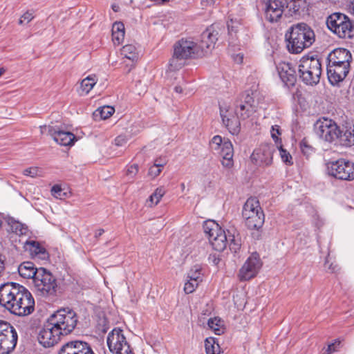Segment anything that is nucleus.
<instances>
[{
    "instance_id": "2f4dec72",
    "label": "nucleus",
    "mask_w": 354,
    "mask_h": 354,
    "mask_svg": "<svg viewBox=\"0 0 354 354\" xmlns=\"http://www.w3.org/2000/svg\"><path fill=\"white\" fill-rule=\"evenodd\" d=\"M124 25L120 21H116L112 26V40L115 44H120L124 38Z\"/></svg>"
},
{
    "instance_id": "9b49d317",
    "label": "nucleus",
    "mask_w": 354,
    "mask_h": 354,
    "mask_svg": "<svg viewBox=\"0 0 354 354\" xmlns=\"http://www.w3.org/2000/svg\"><path fill=\"white\" fill-rule=\"evenodd\" d=\"M328 174L337 179L352 180L354 179V163L344 158L327 164Z\"/></svg>"
},
{
    "instance_id": "4d7b16f0",
    "label": "nucleus",
    "mask_w": 354,
    "mask_h": 354,
    "mask_svg": "<svg viewBox=\"0 0 354 354\" xmlns=\"http://www.w3.org/2000/svg\"><path fill=\"white\" fill-rule=\"evenodd\" d=\"M62 192V188L57 185H54L51 189L52 195L56 198H61V197H62L61 193Z\"/></svg>"
},
{
    "instance_id": "a211bd4d",
    "label": "nucleus",
    "mask_w": 354,
    "mask_h": 354,
    "mask_svg": "<svg viewBox=\"0 0 354 354\" xmlns=\"http://www.w3.org/2000/svg\"><path fill=\"white\" fill-rule=\"evenodd\" d=\"M352 55L350 51L346 48H336L329 53L328 56V63L333 65H340L350 68V62Z\"/></svg>"
},
{
    "instance_id": "1a4fd4ad",
    "label": "nucleus",
    "mask_w": 354,
    "mask_h": 354,
    "mask_svg": "<svg viewBox=\"0 0 354 354\" xmlns=\"http://www.w3.org/2000/svg\"><path fill=\"white\" fill-rule=\"evenodd\" d=\"M203 230L212 248L218 252L223 251L228 243V239L224 230L214 221L204 223Z\"/></svg>"
},
{
    "instance_id": "6e6d98bb",
    "label": "nucleus",
    "mask_w": 354,
    "mask_h": 354,
    "mask_svg": "<svg viewBox=\"0 0 354 354\" xmlns=\"http://www.w3.org/2000/svg\"><path fill=\"white\" fill-rule=\"evenodd\" d=\"M167 160L165 157H160L154 160L153 165L162 169V168L167 164Z\"/></svg>"
},
{
    "instance_id": "3c124183",
    "label": "nucleus",
    "mask_w": 354,
    "mask_h": 354,
    "mask_svg": "<svg viewBox=\"0 0 354 354\" xmlns=\"http://www.w3.org/2000/svg\"><path fill=\"white\" fill-rule=\"evenodd\" d=\"M138 172V165L137 164H133L128 167L127 174L133 178L136 176Z\"/></svg>"
},
{
    "instance_id": "864d4df0",
    "label": "nucleus",
    "mask_w": 354,
    "mask_h": 354,
    "mask_svg": "<svg viewBox=\"0 0 354 354\" xmlns=\"http://www.w3.org/2000/svg\"><path fill=\"white\" fill-rule=\"evenodd\" d=\"M340 341L335 340V342L329 344L328 346L327 350L326 352H328V354H331L333 352H335L337 351V347L340 345Z\"/></svg>"
},
{
    "instance_id": "393cba45",
    "label": "nucleus",
    "mask_w": 354,
    "mask_h": 354,
    "mask_svg": "<svg viewBox=\"0 0 354 354\" xmlns=\"http://www.w3.org/2000/svg\"><path fill=\"white\" fill-rule=\"evenodd\" d=\"M24 248L33 258L41 260L48 259V253L46 250L36 241H26L24 244Z\"/></svg>"
},
{
    "instance_id": "69168bd1",
    "label": "nucleus",
    "mask_w": 354,
    "mask_h": 354,
    "mask_svg": "<svg viewBox=\"0 0 354 354\" xmlns=\"http://www.w3.org/2000/svg\"><path fill=\"white\" fill-rule=\"evenodd\" d=\"M111 8L113 9V10L115 12H118L120 10V7L118 5H116V4H113L111 6Z\"/></svg>"
},
{
    "instance_id": "e433bc0d",
    "label": "nucleus",
    "mask_w": 354,
    "mask_h": 354,
    "mask_svg": "<svg viewBox=\"0 0 354 354\" xmlns=\"http://www.w3.org/2000/svg\"><path fill=\"white\" fill-rule=\"evenodd\" d=\"M205 351L207 354H219L220 346L216 343L214 337H209L205 339Z\"/></svg>"
},
{
    "instance_id": "49530a36",
    "label": "nucleus",
    "mask_w": 354,
    "mask_h": 354,
    "mask_svg": "<svg viewBox=\"0 0 354 354\" xmlns=\"http://www.w3.org/2000/svg\"><path fill=\"white\" fill-rule=\"evenodd\" d=\"M41 170L38 167H30L24 170L23 174L25 176L35 178L39 176Z\"/></svg>"
},
{
    "instance_id": "9d476101",
    "label": "nucleus",
    "mask_w": 354,
    "mask_h": 354,
    "mask_svg": "<svg viewBox=\"0 0 354 354\" xmlns=\"http://www.w3.org/2000/svg\"><path fill=\"white\" fill-rule=\"evenodd\" d=\"M107 345L113 354H134L123 330L120 328H115L109 333Z\"/></svg>"
},
{
    "instance_id": "79ce46f5",
    "label": "nucleus",
    "mask_w": 354,
    "mask_h": 354,
    "mask_svg": "<svg viewBox=\"0 0 354 354\" xmlns=\"http://www.w3.org/2000/svg\"><path fill=\"white\" fill-rule=\"evenodd\" d=\"M300 148L302 153L307 158L314 153V149L304 139L300 143Z\"/></svg>"
},
{
    "instance_id": "473e14b6",
    "label": "nucleus",
    "mask_w": 354,
    "mask_h": 354,
    "mask_svg": "<svg viewBox=\"0 0 354 354\" xmlns=\"http://www.w3.org/2000/svg\"><path fill=\"white\" fill-rule=\"evenodd\" d=\"M234 229L232 230H227L228 233V243L231 251L236 252L241 248V239L239 236V234Z\"/></svg>"
},
{
    "instance_id": "0eeeda50",
    "label": "nucleus",
    "mask_w": 354,
    "mask_h": 354,
    "mask_svg": "<svg viewBox=\"0 0 354 354\" xmlns=\"http://www.w3.org/2000/svg\"><path fill=\"white\" fill-rule=\"evenodd\" d=\"M326 24L339 38L354 37V23L344 14L335 12L330 15L327 18Z\"/></svg>"
},
{
    "instance_id": "2eb2a0df",
    "label": "nucleus",
    "mask_w": 354,
    "mask_h": 354,
    "mask_svg": "<svg viewBox=\"0 0 354 354\" xmlns=\"http://www.w3.org/2000/svg\"><path fill=\"white\" fill-rule=\"evenodd\" d=\"M218 31L214 26L207 28L200 37L195 40L198 47L202 50V57L210 52L218 40Z\"/></svg>"
},
{
    "instance_id": "5fc2aeb1",
    "label": "nucleus",
    "mask_w": 354,
    "mask_h": 354,
    "mask_svg": "<svg viewBox=\"0 0 354 354\" xmlns=\"http://www.w3.org/2000/svg\"><path fill=\"white\" fill-rule=\"evenodd\" d=\"M239 25V21H234L232 19L228 21L227 24L228 30L230 32H236Z\"/></svg>"
},
{
    "instance_id": "6ab92c4d",
    "label": "nucleus",
    "mask_w": 354,
    "mask_h": 354,
    "mask_svg": "<svg viewBox=\"0 0 354 354\" xmlns=\"http://www.w3.org/2000/svg\"><path fill=\"white\" fill-rule=\"evenodd\" d=\"M44 128L48 129L49 135L60 145L71 146L76 140V137L71 132L57 130L53 127L50 126H45Z\"/></svg>"
},
{
    "instance_id": "c03bdc74",
    "label": "nucleus",
    "mask_w": 354,
    "mask_h": 354,
    "mask_svg": "<svg viewBox=\"0 0 354 354\" xmlns=\"http://www.w3.org/2000/svg\"><path fill=\"white\" fill-rule=\"evenodd\" d=\"M199 282L196 281H190V279H187V281L185 283L184 290L186 294L192 293L195 289L198 287Z\"/></svg>"
},
{
    "instance_id": "4c0bfd02",
    "label": "nucleus",
    "mask_w": 354,
    "mask_h": 354,
    "mask_svg": "<svg viewBox=\"0 0 354 354\" xmlns=\"http://www.w3.org/2000/svg\"><path fill=\"white\" fill-rule=\"evenodd\" d=\"M115 110L112 106H104L102 107L98 108L93 113L95 117L100 116V118L102 120H106L111 117Z\"/></svg>"
},
{
    "instance_id": "f704fd0d",
    "label": "nucleus",
    "mask_w": 354,
    "mask_h": 354,
    "mask_svg": "<svg viewBox=\"0 0 354 354\" xmlns=\"http://www.w3.org/2000/svg\"><path fill=\"white\" fill-rule=\"evenodd\" d=\"M8 223L10 226L11 230L16 234L19 236L26 235L28 232V229L25 225L15 221L14 218H9Z\"/></svg>"
},
{
    "instance_id": "c85d7f7f",
    "label": "nucleus",
    "mask_w": 354,
    "mask_h": 354,
    "mask_svg": "<svg viewBox=\"0 0 354 354\" xmlns=\"http://www.w3.org/2000/svg\"><path fill=\"white\" fill-rule=\"evenodd\" d=\"M227 113V111H224L221 108H220V114L223 123L232 134L236 135L240 131V122L238 119L239 118L232 117L231 118Z\"/></svg>"
},
{
    "instance_id": "4be33fe9",
    "label": "nucleus",
    "mask_w": 354,
    "mask_h": 354,
    "mask_svg": "<svg viewBox=\"0 0 354 354\" xmlns=\"http://www.w3.org/2000/svg\"><path fill=\"white\" fill-rule=\"evenodd\" d=\"M17 284L14 282H8L0 286V305L6 309L10 306Z\"/></svg>"
},
{
    "instance_id": "dca6fc26",
    "label": "nucleus",
    "mask_w": 354,
    "mask_h": 354,
    "mask_svg": "<svg viewBox=\"0 0 354 354\" xmlns=\"http://www.w3.org/2000/svg\"><path fill=\"white\" fill-rule=\"evenodd\" d=\"M284 11V4L282 0H268L266 3V18L270 22H277L282 16Z\"/></svg>"
},
{
    "instance_id": "680f3d73",
    "label": "nucleus",
    "mask_w": 354,
    "mask_h": 354,
    "mask_svg": "<svg viewBox=\"0 0 354 354\" xmlns=\"http://www.w3.org/2000/svg\"><path fill=\"white\" fill-rule=\"evenodd\" d=\"M174 91L177 93H182L183 92V88L182 86H176L174 87Z\"/></svg>"
},
{
    "instance_id": "a18cd8bd",
    "label": "nucleus",
    "mask_w": 354,
    "mask_h": 354,
    "mask_svg": "<svg viewBox=\"0 0 354 354\" xmlns=\"http://www.w3.org/2000/svg\"><path fill=\"white\" fill-rule=\"evenodd\" d=\"M16 330L15 328L8 322L3 320H0V337L6 334V331H14Z\"/></svg>"
},
{
    "instance_id": "58836bf2",
    "label": "nucleus",
    "mask_w": 354,
    "mask_h": 354,
    "mask_svg": "<svg viewBox=\"0 0 354 354\" xmlns=\"http://www.w3.org/2000/svg\"><path fill=\"white\" fill-rule=\"evenodd\" d=\"M187 279H190V281H196L198 282L202 281L201 277V268L198 265L194 266L187 273Z\"/></svg>"
},
{
    "instance_id": "09e8293b",
    "label": "nucleus",
    "mask_w": 354,
    "mask_h": 354,
    "mask_svg": "<svg viewBox=\"0 0 354 354\" xmlns=\"http://www.w3.org/2000/svg\"><path fill=\"white\" fill-rule=\"evenodd\" d=\"M34 18L33 12L27 11L20 18L19 21V25L27 24L31 21Z\"/></svg>"
},
{
    "instance_id": "ddd939ff",
    "label": "nucleus",
    "mask_w": 354,
    "mask_h": 354,
    "mask_svg": "<svg viewBox=\"0 0 354 354\" xmlns=\"http://www.w3.org/2000/svg\"><path fill=\"white\" fill-rule=\"evenodd\" d=\"M262 263L257 253H252L245 261L239 270L241 281H248L254 277L259 272Z\"/></svg>"
},
{
    "instance_id": "a19ab883",
    "label": "nucleus",
    "mask_w": 354,
    "mask_h": 354,
    "mask_svg": "<svg viewBox=\"0 0 354 354\" xmlns=\"http://www.w3.org/2000/svg\"><path fill=\"white\" fill-rule=\"evenodd\" d=\"M122 54L129 59L133 60L136 57V48L131 44L125 45L122 49Z\"/></svg>"
},
{
    "instance_id": "20e7f679",
    "label": "nucleus",
    "mask_w": 354,
    "mask_h": 354,
    "mask_svg": "<svg viewBox=\"0 0 354 354\" xmlns=\"http://www.w3.org/2000/svg\"><path fill=\"white\" fill-rule=\"evenodd\" d=\"M7 310L19 317L30 315L35 310V300L32 294L24 286L17 284L14 298Z\"/></svg>"
},
{
    "instance_id": "6e6552de",
    "label": "nucleus",
    "mask_w": 354,
    "mask_h": 354,
    "mask_svg": "<svg viewBox=\"0 0 354 354\" xmlns=\"http://www.w3.org/2000/svg\"><path fill=\"white\" fill-rule=\"evenodd\" d=\"M33 285L36 293L42 297L55 295L57 289V279L46 268H39L37 275L34 277Z\"/></svg>"
},
{
    "instance_id": "ea45409f",
    "label": "nucleus",
    "mask_w": 354,
    "mask_h": 354,
    "mask_svg": "<svg viewBox=\"0 0 354 354\" xmlns=\"http://www.w3.org/2000/svg\"><path fill=\"white\" fill-rule=\"evenodd\" d=\"M165 194V189L163 187H158L154 192L150 196L149 201L154 205H157L162 197Z\"/></svg>"
},
{
    "instance_id": "bb28decb",
    "label": "nucleus",
    "mask_w": 354,
    "mask_h": 354,
    "mask_svg": "<svg viewBox=\"0 0 354 354\" xmlns=\"http://www.w3.org/2000/svg\"><path fill=\"white\" fill-rule=\"evenodd\" d=\"M338 139L341 144L346 147L354 145V124H346L340 129V133Z\"/></svg>"
},
{
    "instance_id": "603ef678",
    "label": "nucleus",
    "mask_w": 354,
    "mask_h": 354,
    "mask_svg": "<svg viewBox=\"0 0 354 354\" xmlns=\"http://www.w3.org/2000/svg\"><path fill=\"white\" fill-rule=\"evenodd\" d=\"M127 140L128 139L126 136L120 135L115 138L114 141L116 146L121 147L124 145Z\"/></svg>"
},
{
    "instance_id": "39448f33",
    "label": "nucleus",
    "mask_w": 354,
    "mask_h": 354,
    "mask_svg": "<svg viewBox=\"0 0 354 354\" xmlns=\"http://www.w3.org/2000/svg\"><path fill=\"white\" fill-rule=\"evenodd\" d=\"M242 216L248 229L258 230L262 227L265 215L257 198L250 197L246 201L243 207Z\"/></svg>"
},
{
    "instance_id": "f257e3e1",
    "label": "nucleus",
    "mask_w": 354,
    "mask_h": 354,
    "mask_svg": "<svg viewBox=\"0 0 354 354\" xmlns=\"http://www.w3.org/2000/svg\"><path fill=\"white\" fill-rule=\"evenodd\" d=\"M287 48L291 53L298 54L312 46L315 41V33L305 23L292 25L286 34Z\"/></svg>"
},
{
    "instance_id": "cd10ccee",
    "label": "nucleus",
    "mask_w": 354,
    "mask_h": 354,
    "mask_svg": "<svg viewBox=\"0 0 354 354\" xmlns=\"http://www.w3.org/2000/svg\"><path fill=\"white\" fill-rule=\"evenodd\" d=\"M221 156L223 158L222 165L227 168H231L233 166L234 149L232 145L229 141L223 142L220 151Z\"/></svg>"
},
{
    "instance_id": "423d86ee",
    "label": "nucleus",
    "mask_w": 354,
    "mask_h": 354,
    "mask_svg": "<svg viewBox=\"0 0 354 354\" xmlns=\"http://www.w3.org/2000/svg\"><path fill=\"white\" fill-rule=\"evenodd\" d=\"M48 319L55 328H57L58 330L62 332L63 336L71 333L77 323L76 313L68 308L58 310Z\"/></svg>"
},
{
    "instance_id": "7ed1b4c3",
    "label": "nucleus",
    "mask_w": 354,
    "mask_h": 354,
    "mask_svg": "<svg viewBox=\"0 0 354 354\" xmlns=\"http://www.w3.org/2000/svg\"><path fill=\"white\" fill-rule=\"evenodd\" d=\"M298 71L302 82L310 86L317 85L322 75L321 60L317 55H306L299 62Z\"/></svg>"
},
{
    "instance_id": "37998d69",
    "label": "nucleus",
    "mask_w": 354,
    "mask_h": 354,
    "mask_svg": "<svg viewBox=\"0 0 354 354\" xmlns=\"http://www.w3.org/2000/svg\"><path fill=\"white\" fill-rule=\"evenodd\" d=\"M223 140L220 136H215L212 139L209 145L212 150L218 151L223 145Z\"/></svg>"
},
{
    "instance_id": "4468645a",
    "label": "nucleus",
    "mask_w": 354,
    "mask_h": 354,
    "mask_svg": "<svg viewBox=\"0 0 354 354\" xmlns=\"http://www.w3.org/2000/svg\"><path fill=\"white\" fill-rule=\"evenodd\" d=\"M62 336V332L58 330L57 328H55L48 319L47 323L39 331L38 340L44 347H51L56 344Z\"/></svg>"
},
{
    "instance_id": "de8ad7c7",
    "label": "nucleus",
    "mask_w": 354,
    "mask_h": 354,
    "mask_svg": "<svg viewBox=\"0 0 354 354\" xmlns=\"http://www.w3.org/2000/svg\"><path fill=\"white\" fill-rule=\"evenodd\" d=\"M279 150L280 156H281L283 162H284L285 163L288 164V165H292V156L289 153V152H288L286 150L283 149L281 147L279 149Z\"/></svg>"
},
{
    "instance_id": "774afa93",
    "label": "nucleus",
    "mask_w": 354,
    "mask_h": 354,
    "mask_svg": "<svg viewBox=\"0 0 354 354\" xmlns=\"http://www.w3.org/2000/svg\"><path fill=\"white\" fill-rule=\"evenodd\" d=\"M237 57L239 58V61L241 63L243 61V55H238Z\"/></svg>"
},
{
    "instance_id": "7c9ffc66",
    "label": "nucleus",
    "mask_w": 354,
    "mask_h": 354,
    "mask_svg": "<svg viewBox=\"0 0 354 354\" xmlns=\"http://www.w3.org/2000/svg\"><path fill=\"white\" fill-rule=\"evenodd\" d=\"M242 100L244 104L248 105H254V100H255V102H260V106H259V107L263 108L262 104L263 97L257 91H246L241 95L239 99V100Z\"/></svg>"
},
{
    "instance_id": "0e129e2a",
    "label": "nucleus",
    "mask_w": 354,
    "mask_h": 354,
    "mask_svg": "<svg viewBox=\"0 0 354 354\" xmlns=\"http://www.w3.org/2000/svg\"><path fill=\"white\" fill-rule=\"evenodd\" d=\"M151 1H154L157 4H163L166 2H168L169 0H150Z\"/></svg>"
},
{
    "instance_id": "412c9836",
    "label": "nucleus",
    "mask_w": 354,
    "mask_h": 354,
    "mask_svg": "<svg viewBox=\"0 0 354 354\" xmlns=\"http://www.w3.org/2000/svg\"><path fill=\"white\" fill-rule=\"evenodd\" d=\"M277 71L281 81L288 87L293 86L297 81L295 70L289 63H280L277 67Z\"/></svg>"
},
{
    "instance_id": "f8f14e48",
    "label": "nucleus",
    "mask_w": 354,
    "mask_h": 354,
    "mask_svg": "<svg viewBox=\"0 0 354 354\" xmlns=\"http://www.w3.org/2000/svg\"><path fill=\"white\" fill-rule=\"evenodd\" d=\"M314 131L317 136L324 140L332 142L338 139L340 129L332 120L322 118L314 124Z\"/></svg>"
},
{
    "instance_id": "f3484780",
    "label": "nucleus",
    "mask_w": 354,
    "mask_h": 354,
    "mask_svg": "<svg viewBox=\"0 0 354 354\" xmlns=\"http://www.w3.org/2000/svg\"><path fill=\"white\" fill-rule=\"evenodd\" d=\"M59 354H95L86 342L73 341L66 343L60 349Z\"/></svg>"
},
{
    "instance_id": "338daca9",
    "label": "nucleus",
    "mask_w": 354,
    "mask_h": 354,
    "mask_svg": "<svg viewBox=\"0 0 354 354\" xmlns=\"http://www.w3.org/2000/svg\"><path fill=\"white\" fill-rule=\"evenodd\" d=\"M349 10H350V12H351L353 15H354V3H353L350 6Z\"/></svg>"
},
{
    "instance_id": "8fccbe9b",
    "label": "nucleus",
    "mask_w": 354,
    "mask_h": 354,
    "mask_svg": "<svg viewBox=\"0 0 354 354\" xmlns=\"http://www.w3.org/2000/svg\"><path fill=\"white\" fill-rule=\"evenodd\" d=\"M161 171L162 169L160 168L153 165L149 169L148 175L154 178L160 175Z\"/></svg>"
},
{
    "instance_id": "a878e982",
    "label": "nucleus",
    "mask_w": 354,
    "mask_h": 354,
    "mask_svg": "<svg viewBox=\"0 0 354 354\" xmlns=\"http://www.w3.org/2000/svg\"><path fill=\"white\" fill-rule=\"evenodd\" d=\"M259 106H260V102H255V100H254V105L244 104L243 100H239L236 106L235 113L238 118L245 120L257 111Z\"/></svg>"
},
{
    "instance_id": "c9c22d12",
    "label": "nucleus",
    "mask_w": 354,
    "mask_h": 354,
    "mask_svg": "<svg viewBox=\"0 0 354 354\" xmlns=\"http://www.w3.org/2000/svg\"><path fill=\"white\" fill-rule=\"evenodd\" d=\"M207 325L216 335H219L224 332L222 321L219 318H210L207 322Z\"/></svg>"
},
{
    "instance_id": "b1692460",
    "label": "nucleus",
    "mask_w": 354,
    "mask_h": 354,
    "mask_svg": "<svg viewBox=\"0 0 354 354\" xmlns=\"http://www.w3.org/2000/svg\"><path fill=\"white\" fill-rule=\"evenodd\" d=\"M252 158L257 164L270 165L272 162V148L268 145L261 146L253 152Z\"/></svg>"
},
{
    "instance_id": "e2e57ef3",
    "label": "nucleus",
    "mask_w": 354,
    "mask_h": 354,
    "mask_svg": "<svg viewBox=\"0 0 354 354\" xmlns=\"http://www.w3.org/2000/svg\"><path fill=\"white\" fill-rule=\"evenodd\" d=\"M104 232V230L103 229H99L95 232V236L96 238L102 235V234Z\"/></svg>"
},
{
    "instance_id": "5701e85b",
    "label": "nucleus",
    "mask_w": 354,
    "mask_h": 354,
    "mask_svg": "<svg viewBox=\"0 0 354 354\" xmlns=\"http://www.w3.org/2000/svg\"><path fill=\"white\" fill-rule=\"evenodd\" d=\"M17 338L16 330L6 331V334L0 337V354H10L16 346Z\"/></svg>"
},
{
    "instance_id": "f03ea898",
    "label": "nucleus",
    "mask_w": 354,
    "mask_h": 354,
    "mask_svg": "<svg viewBox=\"0 0 354 354\" xmlns=\"http://www.w3.org/2000/svg\"><path fill=\"white\" fill-rule=\"evenodd\" d=\"M198 57H202V50L198 47L195 38H183L174 44V55L169 60V69L178 71L183 66L185 59Z\"/></svg>"
},
{
    "instance_id": "bf43d9fd",
    "label": "nucleus",
    "mask_w": 354,
    "mask_h": 354,
    "mask_svg": "<svg viewBox=\"0 0 354 354\" xmlns=\"http://www.w3.org/2000/svg\"><path fill=\"white\" fill-rule=\"evenodd\" d=\"M5 257L0 254V277L2 276V274L5 270Z\"/></svg>"
},
{
    "instance_id": "13d9d810",
    "label": "nucleus",
    "mask_w": 354,
    "mask_h": 354,
    "mask_svg": "<svg viewBox=\"0 0 354 354\" xmlns=\"http://www.w3.org/2000/svg\"><path fill=\"white\" fill-rule=\"evenodd\" d=\"M280 135L279 132V126H272L271 129V136L272 138L277 141L278 140V136Z\"/></svg>"
},
{
    "instance_id": "c756f323",
    "label": "nucleus",
    "mask_w": 354,
    "mask_h": 354,
    "mask_svg": "<svg viewBox=\"0 0 354 354\" xmlns=\"http://www.w3.org/2000/svg\"><path fill=\"white\" fill-rule=\"evenodd\" d=\"M39 268H37L35 264L31 261H24L18 267V272L19 275L24 279H32L37 275Z\"/></svg>"
},
{
    "instance_id": "72a5a7b5",
    "label": "nucleus",
    "mask_w": 354,
    "mask_h": 354,
    "mask_svg": "<svg viewBox=\"0 0 354 354\" xmlns=\"http://www.w3.org/2000/svg\"><path fill=\"white\" fill-rule=\"evenodd\" d=\"M97 83L95 75H89L82 80L80 84L81 94L86 95Z\"/></svg>"
},
{
    "instance_id": "052dcab7",
    "label": "nucleus",
    "mask_w": 354,
    "mask_h": 354,
    "mask_svg": "<svg viewBox=\"0 0 354 354\" xmlns=\"http://www.w3.org/2000/svg\"><path fill=\"white\" fill-rule=\"evenodd\" d=\"M106 319L105 318H103L102 319H100L99 321V325H102V330L104 332V333H106L107 329H108V326L106 324Z\"/></svg>"
},
{
    "instance_id": "aec40b11",
    "label": "nucleus",
    "mask_w": 354,
    "mask_h": 354,
    "mask_svg": "<svg viewBox=\"0 0 354 354\" xmlns=\"http://www.w3.org/2000/svg\"><path fill=\"white\" fill-rule=\"evenodd\" d=\"M349 68L340 65L336 66L328 63L327 65V75L329 82L336 85L343 81L348 73Z\"/></svg>"
}]
</instances>
